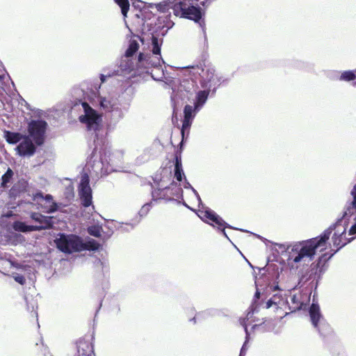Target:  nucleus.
I'll use <instances>...</instances> for the list:
<instances>
[{
	"label": "nucleus",
	"mask_w": 356,
	"mask_h": 356,
	"mask_svg": "<svg viewBox=\"0 0 356 356\" xmlns=\"http://www.w3.org/2000/svg\"><path fill=\"white\" fill-rule=\"evenodd\" d=\"M191 124H192V120L184 118L183 123H182V127H181V138H182V140H181V141L180 143V145L181 146L182 145L183 141L184 140L185 131L190 128Z\"/></svg>",
	"instance_id": "26"
},
{
	"label": "nucleus",
	"mask_w": 356,
	"mask_h": 356,
	"mask_svg": "<svg viewBox=\"0 0 356 356\" xmlns=\"http://www.w3.org/2000/svg\"><path fill=\"white\" fill-rule=\"evenodd\" d=\"M350 234H356V224L353 225L350 229Z\"/></svg>",
	"instance_id": "38"
},
{
	"label": "nucleus",
	"mask_w": 356,
	"mask_h": 356,
	"mask_svg": "<svg viewBox=\"0 0 356 356\" xmlns=\"http://www.w3.org/2000/svg\"><path fill=\"white\" fill-rule=\"evenodd\" d=\"M352 195H353V205L356 208V185L354 186L352 191Z\"/></svg>",
	"instance_id": "35"
},
{
	"label": "nucleus",
	"mask_w": 356,
	"mask_h": 356,
	"mask_svg": "<svg viewBox=\"0 0 356 356\" xmlns=\"http://www.w3.org/2000/svg\"><path fill=\"white\" fill-rule=\"evenodd\" d=\"M78 190L81 204L84 207L90 206L92 199V189L90 186V178L87 173L82 175Z\"/></svg>",
	"instance_id": "8"
},
{
	"label": "nucleus",
	"mask_w": 356,
	"mask_h": 356,
	"mask_svg": "<svg viewBox=\"0 0 356 356\" xmlns=\"http://www.w3.org/2000/svg\"><path fill=\"white\" fill-rule=\"evenodd\" d=\"M139 48V44L136 40H131L129 43V47L125 52L126 57H131Z\"/></svg>",
	"instance_id": "24"
},
{
	"label": "nucleus",
	"mask_w": 356,
	"mask_h": 356,
	"mask_svg": "<svg viewBox=\"0 0 356 356\" xmlns=\"http://www.w3.org/2000/svg\"><path fill=\"white\" fill-rule=\"evenodd\" d=\"M168 191V187L154 189L152 193L153 200H170L171 198L167 194Z\"/></svg>",
	"instance_id": "17"
},
{
	"label": "nucleus",
	"mask_w": 356,
	"mask_h": 356,
	"mask_svg": "<svg viewBox=\"0 0 356 356\" xmlns=\"http://www.w3.org/2000/svg\"><path fill=\"white\" fill-rule=\"evenodd\" d=\"M175 177L179 181L182 180V176L184 175L182 164H181V153H177L175 157Z\"/></svg>",
	"instance_id": "15"
},
{
	"label": "nucleus",
	"mask_w": 356,
	"mask_h": 356,
	"mask_svg": "<svg viewBox=\"0 0 356 356\" xmlns=\"http://www.w3.org/2000/svg\"><path fill=\"white\" fill-rule=\"evenodd\" d=\"M199 216L204 222L221 230L223 235H225L227 237L225 229L226 227H231L228 225L227 222L225 220H223V219L221 217H220L216 212L211 209L200 211Z\"/></svg>",
	"instance_id": "7"
},
{
	"label": "nucleus",
	"mask_w": 356,
	"mask_h": 356,
	"mask_svg": "<svg viewBox=\"0 0 356 356\" xmlns=\"http://www.w3.org/2000/svg\"><path fill=\"white\" fill-rule=\"evenodd\" d=\"M76 348L79 356H92L93 353L92 343L85 339H79L76 343Z\"/></svg>",
	"instance_id": "12"
},
{
	"label": "nucleus",
	"mask_w": 356,
	"mask_h": 356,
	"mask_svg": "<svg viewBox=\"0 0 356 356\" xmlns=\"http://www.w3.org/2000/svg\"><path fill=\"white\" fill-rule=\"evenodd\" d=\"M14 280H15V282H17V283H19L22 285H24L26 283V279H25L24 276L22 275H17L15 276Z\"/></svg>",
	"instance_id": "32"
},
{
	"label": "nucleus",
	"mask_w": 356,
	"mask_h": 356,
	"mask_svg": "<svg viewBox=\"0 0 356 356\" xmlns=\"http://www.w3.org/2000/svg\"><path fill=\"white\" fill-rule=\"evenodd\" d=\"M47 123L41 120H31L28 125V131L37 145H42L44 142Z\"/></svg>",
	"instance_id": "6"
},
{
	"label": "nucleus",
	"mask_w": 356,
	"mask_h": 356,
	"mask_svg": "<svg viewBox=\"0 0 356 356\" xmlns=\"http://www.w3.org/2000/svg\"><path fill=\"white\" fill-rule=\"evenodd\" d=\"M148 56L147 55H145L143 53H140L139 55H138V61L139 62H142V61H147V59H148Z\"/></svg>",
	"instance_id": "34"
},
{
	"label": "nucleus",
	"mask_w": 356,
	"mask_h": 356,
	"mask_svg": "<svg viewBox=\"0 0 356 356\" xmlns=\"http://www.w3.org/2000/svg\"><path fill=\"white\" fill-rule=\"evenodd\" d=\"M99 248V243L94 239H90L86 243L82 242V250H97Z\"/></svg>",
	"instance_id": "21"
},
{
	"label": "nucleus",
	"mask_w": 356,
	"mask_h": 356,
	"mask_svg": "<svg viewBox=\"0 0 356 356\" xmlns=\"http://www.w3.org/2000/svg\"><path fill=\"white\" fill-rule=\"evenodd\" d=\"M197 2L198 0H175L171 8L175 15L197 22L203 15Z\"/></svg>",
	"instance_id": "2"
},
{
	"label": "nucleus",
	"mask_w": 356,
	"mask_h": 356,
	"mask_svg": "<svg viewBox=\"0 0 356 356\" xmlns=\"http://www.w3.org/2000/svg\"><path fill=\"white\" fill-rule=\"evenodd\" d=\"M3 137L8 143L16 144L19 142L24 136L20 133L4 130Z\"/></svg>",
	"instance_id": "16"
},
{
	"label": "nucleus",
	"mask_w": 356,
	"mask_h": 356,
	"mask_svg": "<svg viewBox=\"0 0 356 356\" xmlns=\"http://www.w3.org/2000/svg\"><path fill=\"white\" fill-rule=\"evenodd\" d=\"M264 308H266V309H268L270 307H272L273 305H275V306L277 305L276 303L272 300V299L268 300L267 302H264Z\"/></svg>",
	"instance_id": "33"
},
{
	"label": "nucleus",
	"mask_w": 356,
	"mask_h": 356,
	"mask_svg": "<svg viewBox=\"0 0 356 356\" xmlns=\"http://www.w3.org/2000/svg\"><path fill=\"white\" fill-rule=\"evenodd\" d=\"M309 316L313 325L318 327V323L321 318L319 306L316 304H312L309 308Z\"/></svg>",
	"instance_id": "14"
},
{
	"label": "nucleus",
	"mask_w": 356,
	"mask_h": 356,
	"mask_svg": "<svg viewBox=\"0 0 356 356\" xmlns=\"http://www.w3.org/2000/svg\"><path fill=\"white\" fill-rule=\"evenodd\" d=\"M163 40H159L157 37L152 35V54L154 55L161 56V46Z\"/></svg>",
	"instance_id": "20"
},
{
	"label": "nucleus",
	"mask_w": 356,
	"mask_h": 356,
	"mask_svg": "<svg viewBox=\"0 0 356 356\" xmlns=\"http://www.w3.org/2000/svg\"><path fill=\"white\" fill-rule=\"evenodd\" d=\"M150 206H151V205H150V204H145V205L142 207V209H141L140 211H141V212H147V211L149 209Z\"/></svg>",
	"instance_id": "37"
},
{
	"label": "nucleus",
	"mask_w": 356,
	"mask_h": 356,
	"mask_svg": "<svg viewBox=\"0 0 356 356\" xmlns=\"http://www.w3.org/2000/svg\"><path fill=\"white\" fill-rule=\"evenodd\" d=\"M13 176V172L10 168H8L7 171L1 177V186H5Z\"/></svg>",
	"instance_id": "28"
},
{
	"label": "nucleus",
	"mask_w": 356,
	"mask_h": 356,
	"mask_svg": "<svg viewBox=\"0 0 356 356\" xmlns=\"http://www.w3.org/2000/svg\"><path fill=\"white\" fill-rule=\"evenodd\" d=\"M291 301L293 304L292 307H290L291 312H296L301 309L302 303L300 301H297L295 296L291 298Z\"/></svg>",
	"instance_id": "31"
},
{
	"label": "nucleus",
	"mask_w": 356,
	"mask_h": 356,
	"mask_svg": "<svg viewBox=\"0 0 356 356\" xmlns=\"http://www.w3.org/2000/svg\"><path fill=\"white\" fill-rule=\"evenodd\" d=\"M323 327H325L326 329L327 330V332H323L322 330H321V327H318V331L321 332V334H329L330 331L331 330V328L330 327L329 325H326L325 324L323 325Z\"/></svg>",
	"instance_id": "36"
},
{
	"label": "nucleus",
	"mask_w": 356,
	"mask_h": 356,
	"mask_svg": "<svg viewBox=\"0 0 356 356\" xmlns=\"http://www.w3.org/2000/svg\"><path fill=\"white\" fill-rule=\"evenodd\" d=\"M259 297H260V293L258 291H257V292L255 293V298L259 299Z\"/></svg>",
	"instance_id": "40"
},
{
	"label": "nucleus",
	"mask_w": 356,
	"mask_h": 356,
	"mask_svg": "<svg viewBox=\"0 0 356 356\" xmlns=\"http://www.w3.org/2000/svg\"><path fill=\"white\" fill-rule=\"evenodd\" d=\"M341 234L338 235L336 233H334V235L332 236L333 245L334 246L338 247V250L345 245V243H341Z\"/></svg>",
	"instance_id": "30"
},
{
	"label": "nucleus",
	"mask_w": 356,
	"mask_h": 356,
	"mask_svg": "<svg viewBox=\"0 0 356 356\" xmlns=\"http://www.w3.org/2000/svg\"><path fill=\"white\" fill-rule=\"evenodd\" d=\"M201 5H202V6H204V1H202V2H201Z\"/></svg>",
	"instance_id": "41"
},
{
	"label": "nucleus",
	"mask_w": 356,
	"mask_h": 356,
	"mask_svg": "<svg viewBox=\"0 0 356 356\" xmlns=\"http://www.w3.org/2000/svg\"><path fill=\"white\" fill-rule=\"evenodd\" d=\"M188 68L190 69V75L198 81L202 88H211V83L215 78V70L211 65L204 63L188 67Z\"/></svg>",
	"instance_id": "3"
},
{
	"label": "nucleus",
	"mask_w": 356,
	"mask_h": 356,
	"mask_svg": "<svg viewBox=\"0 0 356 356\" xmlns=\"http://www.w3.org/2000/svg\"><path fill=\"white\" fill-rule=\"evenodd\" d=\"M334 229V226H330L319 236L293 244L289 252L288 260L295 264L305 261L307 259L309 261L312 260L318 249H320L321 251L326 249L327 241Z\"/></svg>",
	"instance_id": "1"
},
{
	"label": "nucleus",
	"mask_w": 356,
	"mask_h": 356,
	"mask_svg": "<svg viewBox=\"0 0 356 356\" xmlns=\"http://www.w3.org/2000/svg\"><path fill=\"white\" fill-rule=\"evenodd\" d=\"M30 217L33 220L40 224L39 225H33V227L37 228L35 231L48 229L53 227V216H45L40 213L32 212L31 213Z\"/></svg>",
	"instance_id": "10"
},
{
	"label": "nucleus",
	"mask_w": 356,
	"mask_h": 356,
	"mask_svg": "<svg viewBox=\"0 0 356 356\" xmlns=\"http://www.w3.org/2000/svg\"><path fill=\"white\" fill-rule=\"evenodd\" d=\"M23 138L24 140L16 147L19 155L22 156L33 155L36 150L34 144L28 136Z\"/></svg>",
	"instance_id": "11"
},
{
	"label": "nucleus",
	"mask_w": 356,
	"mask_h": 356,
	"mask_svg": "<svg viewBox=\"0 0 356 356\" xmlns=\"http://www.w3.org/2000/svg\"><path fill=\"white\" fill-rule=\"evenodd\" d=\"M88 233L95 237H100L103 232L102 227L97 225L89 226L87 229Z\"/></svg>",
	"instance_id": "23"
},
{
	"label": "nucleus",
	"mask_w": 356,
	"mask_h": 356,
	"mask_svg": "<svg viewBox=\"0 0 356 356\" xmlns=\"http://www.w3.org/2000/svg\"><path fill=\"white\" fill-rule=\"evenodd\" d=\"M82 106L85 110V115L79 117L80 122L86 124L88 129L97 130L99 126V116L96 111L92 108L88 103L84 102Z\"/></svg>",
	"instance_id": "9"
},
{
	"label": "nucleus",
	"mask_w": 356,
	"mask_h": 356,
	"mask_svg": "<svg viewBox=\"0 0 356 356\" xmlns=\"http://www.w3.org/2000/svg\"><path fill=\"white\" fill-rule=\"evenodd\" d=\"M55 242L57 248L65 253L70 254L81 250L82 241L77 236L62 234Z\"/></svg>",
	"instance_id": "4"
},
{
	"label": "nucleus",
	"mask_w": 356,
	"mask_h": 356,
	"mask_svg": "<svg viewBox=\"0 0 356 356\" xmlns=\"http://www.w3.org/2000/svg\"><path fill=\"white\" fill-rule=\"evenodd\" d=\"M114 1L120 7L122 14L124 17L127 16L129 10V2L128 0H114Z\"/></svg>",
	"instance_id": "25"
},
{
	"label": "nucleus",
	"mask_w": 356,
	"mask_h": 356,
	"mask_svg": "<svg viewBox=\"0 0 356 356\" xmlns=\"http://www.w3.org/2000/svg\"><path fill=\"white\" fill-rule=\"evenodd\" d=\"M146 63L151 67L156 68L161 67V63H164V61L161 56H159V57L156 56L154 58H152L151 56H148V59Z\"/></svg>",
	"instance_id": "22"
},
{
	"label": "nucleus",
	"mask_w": 356,
	"mask_h": 356,
	"mask_svg": "<svg viewBox=\"0 0 356 356\" xmlns=\"http://www.w3.org/2000/svg\"><path fill=\"white\" fill-rule=\"evenodd\" d=\"M100 79L102 83H104L106 81V76H104V74H101Z\"/></svg>",
	"instance_id": "39"
},
{
	"label": "nucleus",
	"mask_w": 356,
	"mask_h": 356,
	"mask_svg": "<svg viewBox=\"0 0 356 356\" xmlns=\"http://www.w3.org/2000/svg\"><path fill=\"white\" fill-rule=\"evenodd\" d=\"M194 111L193 107L191 105H186L184 109V118L193 120L194 115L193 113Z\"/></svg>",
	"instance_id": "27"
},
{
	"label": "nucleus",
	"mask_w": 356,
	"mask_h": 356,
	"mask_svg": "<svg viewBox=\"0 0 356 356\" xmlns=\"http://www.w3.org/2000/svg\"><path fill=\"white\" fill-rule=\"evenodd\" d=\"M355 78H356V76L353 72L345 71L341 74L340 79L346 81H350L355 80Z\"/></svg>",
	"instance_id": "29"
},
{
	"label": "nucleus",
	"mask_w": 356,
	"mask_h": 356,
	"mask_svg": "<svg viewBox=\"0 0 356 356\" xmlns=\"http://www.w3.org/2000/svg\"><path fill=\"white\" fill-rule=\"evenodd\" d=\"M34 200L38 199L45 200L46 201L51 202V204L49 207H46L44 208L43 211L47 213H51L56 211L58 210V205L55 202H53L52 195L48 194L44 197L43 196L42 193H38L34 195Z\"/></svg>",
	"instance_id": "13"
},
{
	"label": "nucleus",
	"mask_w": 356,
	"mask_h": 356,
	"mask_svg": "<svg viewBox=\"0 0 356 356\" xmlns=\"http://www.w3.org/2000/svg\"><path fill=\"white\" fill-rule=\"evenodd\" d=\"M334 254L328 255L327 253L323 254L318 257V260L311 264L309 269L301 277L302 281H309L314 280L316 277L320 278L323 271V266L325 263L333 256Z\"/></svg>",
	"instance_id": "5"
},
{
	"label": "nucleus",
	"mask_w": 356,
	"mask_h": 356,
	"mask_svg": "<svg viewBox=\"0 0 356 356\" xmlns=\"http://www.w3.org/2000/svg\"><path fill=\"white\" fill-rule=\"evenodd\" d=\"M13 228L15 230L22 232H28L35 231L36 229L33 225H27L23 222L17 221L14 222Z\"/></svg>",
	"instance_id": "19"
},
{
	"label": "nucleus",
	"mask_w": 356,
	"mask_h": 356,
	"mask_svg": "<svg viewBox=\"0 0 356 356\" xmlns=\"http://www.w3.org/2000/svg\"><path fill=\"white\" fill-rule=\"evenodd\" d=\"M207 90H200L197 93L195 107L202 106L207 101L211 88H207Z\"/></svg>",
	"instance_id": "18"
}]
</instances>
